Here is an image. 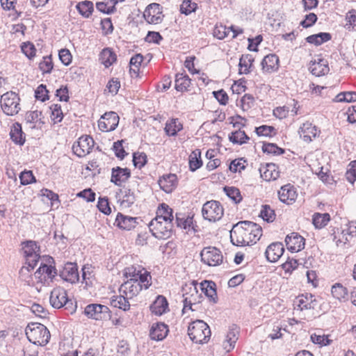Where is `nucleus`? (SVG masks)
I'll return each instance as SVG.
<instances>
[{
  "label": "nucleus",
  "instance_id": "nucleus-27",
  "mask_svg": "<svg viewBox=\"0 0 356 356\" xmlns=\"http://www.w3.org/2000/svg\"><path fill=\"white\" fill-rule=\"evenodd\" d=\"M151 312L161 316L168 310V302L163 296H158L156 299L150 305Z\"/></svg>",
  "mask_w": 356,
  "mask_h": 356
},
{
  "label": "nucleus",
  "instance_id": "nucleus-13",
  "mask_svg": "<svg viewBox=\"0 0 356 356\" xmlns=\"http://www.w3.org/2000/svg\"><path fill=\"white\" fill-rule=\"evenodd\" d=\"M108 307L100 304H90L84 309V314L88 318L97 321L106 318L108 316Z\"/></svg>",
  "mask_w": 356,
  "mask_h": 356
},
{
  "label": "nucleus",
  "instance_id": "nucleus-56",
  "mask_svg": "<svg viewBox=\"0 0 356 356\" xmlns=\"http://www.w3.org/2000/svg\"><path fill=\"white\" fill-rule=\"evenodd\" d=\"M51 56L43 57V60L39 63V68L42 73H51L53 69Z\"/></svg>",
  "mask_w": 356,
  "mask_h": 356
},
{
  "label": "nucleus",
  "instance_id": "nucleus-21",
  "mask_svg": "<svg viewBox=\"0 0 356 356\" xmlns=\"http://www.w3.org/2000/svg\"><path fill=\"white\" fill-rule=\"evenodd\" d=\"M168 331V325L164 323H155L151 327L149 337L152 340L161 341L166 337Z\"/></svg>",
  "mask_w": 356,
  "mask_h": 356
},
{
  "label": "nucleus",
  "instance_id": "nucleus-60",
  "mask_svg": "<svg viewBox=\"0 0 356 356\" xmlns=\"http://www.w3.org/2000/svg\"><path fill=\"white\" fill-rule=\"evenodd\" d=\"M254 99L252 95L245 94L241 99V106L243 111H248L254 105Z\"/></svg>",
  "mask_w": 356,
  "mask_h": 356
},
{
  "label": "nucleus",
  "instance_id": "nucleus-57",
  "mask_svg": "<svg viewBox=\"0 0 356 356\" xmlns=\"http://www.w3.org/2000/svg\"><path fill=\"white\" fill-rule=\"evenodd\" d=\"M133 163L136 168L141 169L147 163V156L145 153H134Z\"/></svg>",
  "mask_w": 356,
  "mask_h": 356
},
{
  "label": "nucleus",
  "instance_id": "nucleus-22",
  "mask_svg": "<svg viewBox=\"0 0 356 356\" xmlns=\"http://www.w3.org/2000/svg\"><path fill=\"white\" fill-rule=\"evenodd\" d=\"M299 134L305 142L309 143L312 140V138L316 137L318 130L316 127L311 122H306L300 127Z\"/></svg>",
  "mask_w": 356,
  "mask_h": 356
},
{
  "label": "nucleus",
  "instance_id": "nucleus-40",
  "mask_svg": "<svg viewBox=\"0 0 356 356\" xmlns=\"http://www.w3.org/2000/svg\"><path fill=\"white\" fill-rule=\"evenodd\" d=\"M331 293L333 297L339 300H348V291L340 283H336L332 286Z\"/></svg>",
  "mask_w": 356,
  "mask_h": 356
},
{
  "label": "nucleus",
  "instance_id": "nucleus-28",
  "mask_svg": "<svg viewBox=\"0 0 356 356\" xmlns=\"http://www.w3.org/2000/svg\"><path fill=\"white\" fill-rule=\"evenodd\" d=\"M314 296L312 293H306L298 297L297 307L300 310L314 309L316 305Z\"/></svg>",
  "mask_w": 356,
  "mask_h": 356
},
{
  "label": "nucleus",
  "instance_id": "nucleus-16",
  "mask_svg": "<svg viewBox=\"0 0 356 356\" xmlns=\"http://www.w3.org/2000/svg\"><path fill=\"white\" fill-rule=\"evenodd\" d=\"M279 199L286 204H292L297 198V192L295 187L289 184L281 187L278 191Z\"/></svg>",
  "mask_w": 356,
  "mask_h": 356
},
{
  "label": "nucleus",
  "instance_id": "nucleus-63",
  "mask_svg": "<svg viewBox=\"0 0 356 356\" xmlns=\"http://www.w3.org/2000/svg\"><path fill=\"white\" fill-rule=\"evenodd\" d=\"M47 93L48 90L46 88V86L41 84L35 90V97L37 99H40L42 102H44L45 100L49 99Z\"/></svg>",
  "mask_w": 356,
  "mask_h": 356
},
{
  "label": "nucleus",
  "instance_id": "nucleus-30",
  "mask_svg": "<svg viewBox=\"0 0 356 356\" xmlns=\"http://www.w3.org/2000/svg\"><path fill=\"white\" fill-rule=\"evenodd\" d=\"M182 129L183 124L178 118H171L166 122L164 131L168 136H175Z\"/></svg>",
  "mask_w": 356,
  "mask_h": 356
},
{
  "label": "nucleus",
  "instance_id": "nucleus-34",
  "mask_svg": "<svg viewBox=\"0 0 356 356\" xmlns=\"http://www.w3.org/2000/svg\"><path fill=\"white\" fill-rule=\"evenodd\" d=\"M191 79L184 73H177L175 76V89L179 92L188 90L191 84Z\"/></svg>",
  "mask_w": 356,
  "mask_h": 356
},
{
  "label": "nucleus",
  "instance_id": "nucleus-4",
  "mask_svg": "<svg viewBox=\"0 0 356 356\" xmlns=\"http://www.w3.org/2000/svg\"><path fill=\"white\" fill-rule=\"evenodd\" d=\"M173 227V222L168 220L153 218L149 223V228L152 235L159 239H166L170 237Z\"/></svg>",
  "mask_w": 356,
  "mask_h": 356
},
{
  "label": "nucleus",
  "instance_id": "nucleus-11",
  "mask_svg": "<svg viewBox=\"0 0 356 356\" xmlns=\"http://www.w3.org/2000/svg\"><path fill=\"white\" fill-rule=\"evenodd\" d=\"M119 120V116L115 112L105 113L98 121V127L104 132L113 131L118 127Z\"/></svg>",
  "mask_w": 356,
  "mask_h": 356
},
{
  "label": "nucleus",
  "instance_id": "nucleus-54",
  "mask_svg": "<svg viewBox=\"0 0 356 356\" xmlns=\"http://www.w3.org/2000/svg\"><path fill=\"white\" fill-rule=\"evenodd\" d=\"M197 8V3L191 0H184L180 6V12L186 15L195 12Z\"/></svg>",
  "mask_w": 356,
  "mask_h": 356
},
{
  "label": "nucleus",
  "instance_id": "nucleus-52",
  "mask_svg": "<svg viewBox=\"0 0 356 356\" xmlns=\"http://www.w3.org/2000/svg\"><path fill=\"white\" fill-rule=\"evenodd\" d=\"M51 114V118L54 123L60 122L63 118V114L61 110V106L59 104H52L49 107Z\"/></svg>",
  "mask_w": 356,
  "mask_h": 356
},
{
  "label": "nucleus",
  "instance_id": "nucleus-38",
  "mask_svg": "<svg viewBox=\"0 0 356 356\" xmlns=\"http://www.w3.org/2000/svg\"><path fill=\"white\" fill-rule=\"evenodd\" d=\"M254 62V58L251 54L242 55L239 60V73L247 74L250 72V69Z\"/></svg>",
  "mask_w": 356,
  "mask_h": 356
},
{
  "label": "nucleus",
  "instance_id": "nucleus-43",
  "mask_svg": "<svg viewBox=\"0 0 356 356\" xmlns=\"http://www.w3.org/2000/svg\"><path fill=\"white\" fill-rule=\"evenodd\" d=\"M76 8L79 14L86 18H88L94 10L93 3L87 0L78 3Z\"/></svg>",
  "mask_w": 356,
  "mask_h": 356
},
{
  "label": "nucleus",
  "instance_id": "nucleus-25",
  "mask_svg": "<svg viewBox=\"0 0 356 356\" xmlns=\"http://www.w3.org/2000/svg\"><path fill=\"white\" fill-rule=\"evenodd\" d=\"M309 70L313 75H315L316 76H321L327 74L330 69L326 60L318 58V61H311Z\"/></svg>",
  "mask_w": 356,
  "mask_h": 356
},
{
  "label": "nucleus",
  "instance_id": "nucleus-23",
  "mask_svg": "<svg viewBox=\"0 0 356 356\" xmlns=\"http://www.w3.org/2000/svg\"><path fill=\"white\" fill-rule=\"evenodd\" d=\"M134 280L135 281H126L120 288V291H122L129 298L136 296L143 289L142 286L137 282V280Z\"/></svg>",
  "mask_w": 356,
  "mask_h": 356
},
{
  "label": "nucleus",
  "instance_id": "nucleus-31",
  "mask_svg": "<svg viewBox=\"0 0 356 356\" xmlns=\"http://www.w3.org/2000/svg\"><path fill=\"white\" fill-rule=\"evenodd\" d=\"M200 289L204 295L213 302H216L217 293L216 284L212 281L204 280L200 284Z\"/></svg>",
  "mask_w": 356,
  "mask_h": 356
},
{
  "label": "nucleus",
  "instance_id": "nucleus-41",
  "mask_svg": "<svg viewBox=\"0 0 356 356\" xmlns=\"http://www.w3.org/2000/svg\"><path fill=\"white\" fill-rule=\"evenodd\" d=\"M175 222L177 226L180 228L186 229L191 227L195 232L197 231L193 224V217L188 216L187 218H185L184 215L181 213H177Z\"/></svg>",
  "mask_w": 356,
  "mask_h": 356
},
{
  "label": "nucleus",
  "instance_id": "nucleus-58",
  "mask_svg": "<svg viewBox=\"0 0 356 356\" xmlns=\"http://www.w3.org/2000/svg\"><path fill=\"white\" fill-rule=\"evenodd\" d=\"M82 280L85 282L86 286L92 284V277H93L92 267L89 265H85L82 268Z\"/></svg>",
  "mask_w": 356,
  "mask_h": 356
},
{
  "label": "nucleus",
  "instance_id": "nucleus-42",
  "mask_svg": "<svg viewBox=\"0 0 356 356\" xmlns=\"http://www.w3.org/2000/svg\"><path fill=\"white\" fill-rule=\"evenodd\" d=\"M127 298H125L122 295L113 296L111 298V305L124 311H127L130 308V304L127 300Z\"/></svg>",
  "mask_w": 356,
  "mask_h": 356
},
{
  "label": "nucleus",
  "instance_id": "nucleus-7",
  "mask_svg": "<svg viewBox=\"0 0 356 356\" xmlns=\"http://www.w3.org/2000/svg\"><path fill=\"white\" fill-rule=\"evenodd\" d=\"M19 97L14 92H7L1 97V107L7 115H15L20 111Z\"/></svg>",
  "mask_w": 356,
  "mask_h": 356
},
{
  "label": "nucleus",
  "instance_id": "nucleus-37",
  "mask_svg": "<svg viewBox=\"0 0 356 356\" xmlns=\"http://www.w3.org/2000/svg\"><path fill=\"white\" fill-rule=\"evenodd\" d=\"M173 210L168 204L163 203L159 207L156 218L162 220L173 222Z\"/></svg>",
  "mask_w": 356,
  "mask_h": 356
},
{
  "label": "nucleus",
  "instance_id": "nucleus-6",
  "mask_svg": "<svg viewBox=\"0 0 356 356\" xmlns=\"http://www.w3.org/2000/svg\"><path fill=\"white\" fill-rule=\"evenodd\" d=\"M202 213L204 220L209 222H216L223 216L224 209L220 202L210 200L203 204Z\"/></svg>",
  "mask_w": 356,
  "mask_h": 356
},
{
  "label": "nucleus",
  "instance_id": "nucleus-17",
  "mask_svg": "<svg viewBox=\"0 0 356 356\" xmlns=\"http://www.w3.org/2000/svg\"><path fill=\"white\" fill-rule=\"evenodd\" d=\"M161 190L167 193L172 192L177 185V177L175 174L163 175L158 181Z\"/></svg>",
  "mask_w": 356,
  "mask_h": 356
},
{
  "label": "nucleus",
  "instance_id": "nucleus-64",
  "mask_svg": "<svg viewBox=\"0 0 356 356\" xmlns=\"http://www.w3.org/2000/svg\"><path fill=\"white\" fill-rule=\"evenodd\" d=\"M21 184L28 185L32 182L35 181V177L31 171H24L19 175Z\"/></svg>",
  "mask_w": 356,
  "mask_h": 356
},
{
  "label": "nucleus",
  "instance_id": "nucleus-45",
  "mask_svg": "<svg viewBox=\"0 0 356 356\" xmlns=\"http://www.w3.org/2000/svg\"><path fill=\"white\" fill-rule=\"evenodd\" d=\"M143 60V56L140 54H137L135 56L131 57V58L130 59V62H129L130 74H134L136 76L138 75L140 66Z\"/></svg>",
  "mask_w": 356,
  "mask_h": 356
},
{
  "label": "nucleus",
  "instance_id": "nucleus-33",
  "mask_svg": "<svg viewBox=\"0 0 356 356\" xmlns=\"http://www.w3.org/2000/svg\"><path fill=\"white\" fill-rule=\"evenodd\" d=\"M99 60L105 67H109L117 60V56L111 49L104 48L99 54Z\"/></svg>",
  "mask_w": 356,
  "mask_h": 356
},
{
  "label": "nucleus",
  "instance_id": "nucleus-36",
  "mask_svg": "<svg viewBox=\"0 0 356 356\" xmlns=\"http://www.w3.org/2000/svg\"><path fill=\"white\" fill-rule=\"evenodd\" d=\"M331 38L332 35L330 33L321 32L317 34L309 35L305 40L308 43L319 46L323 43L330 40Z\"/></svg>",
  "mask_w": 356,
  "mask_h": 356
},
{
  "label": "nucleus",
  "instance_id": "nucleus-2",
  "mask_svg": "<svg viewBox=\"0 0 356 356\" xmlns=\"http://www.w3.org/2000/svg\"><path fill=\"white\" fill-rule=\"evenodd\" d=\"M25 332L29 341L38 346H45L49 343L51 337L47 327L39 323H29Z\"/></svg>",
  "mask_w": 356,
  "mask_h": 356
},
{
  "label": "nucleus",
  "instance_id": "nucleus-39",
  "mask_svg": "<svg viewBox=\"0 0 356 356\" xmlns=\"http://www.w3.org/2000/svg\"><path fill=\"white\" fill-rule=\"evenodd\" d=\"M202 165L201 151L199 149H195L189 156V168L191 171L195 172Z\"/></svg>",
  "mask_w": 356,
  "mask_h": 356
},
{
  "label": "nucleus",
  "instance_id": "nucleus-14",
  "mask_svg": "<svg viewBox=\"0 0 356 356\" xmlns=\"http://www.w3.org/2000/svg\"><path fill=\"white\" fill-rule=\"evenodd\" d=\"M59 275L63 280L71 284H74L79 281L78 266L76 263L67 262L65 264L60 271Z\"/></svg>",
  "mask_w": 356,
  "mask_h": 356
},
{
  "label": "nucleus",
  "instance_id": "nucleus-5",
  "mask_svg": "<svg viewBox=\"0 0 356 356\" xmlns=\"http://www.w3.org/2000/svg\"><path fill=\"white\" fill-rule=\"evenodd\" d=\"M49 302L51 305L56 309L65 307V309H70L71 313L75 311L72 301L68 299L66 291L61 287L54 288L51 291L49 297Z\"/></svg>",
  "mask_w": 356,
  "mask_h": 356
},
{
  "label": "nucleus",
  "instance_id": "nucleus-55",
  "mask_svg": "<svg viewBox=\"0 0 356 356\" xmlns=\"http://www.w3.org/2000/svg\"><path fill=\"white\" fill-rule=\"evenodd\" d=\"M42 115V112L39 111H29L26 113L25 120L27 123L35 124L38 122H40L44 124V122L42 121L40 116Z\"/></svg>",
  "mask_w": 356,
  "mask_h": 356
},
{
  "label": "nucleus",
  "instance_id": "nucleus-49",
  "mask_svg": "<svg viewBox=\"0 0 356 356\" xmlns=\"http://www.w3.org/2000/svg\"><path fill=\"white\" fill-rule=\"evenodd\" d=\"M143 270V268L141 266H129L124 268V276L127 277V280L135 281L137 280V277L139 275L140 273Z\"/></svg>",
  "mask_w": 356,
  "mask_h": 356
},
{
  "label": "nucleus",
  "instance_id": "nucleus-10",
  "mask_svg": "<svg viewBox=\"0 0 356 356\" xmlns=\"http://www.w3.org/2000/svg\"><path fill=\"white\" fill-rule=\"evenodd\" d=\"M95 141L90 136H83L74 143L72 151L79 157L88 155L94 147Z\"/></svg>",
  "mask_w": 356,
  "mask_h": 356
},
{
  "label": "nucleus",
  "instance_id": "nucleus-8",
  "mask_svg": "<svg viewBox=\"0 0 356 356\" xmlns=\"http://www.w3.org/2000/svg\"><path fill=\"white\" fill-rule=\"evenodd\" d=\"M201 260L209 266H217L222 262L221 251L215 247L204 248L200 253Z\"/></svg>",
  "mask_w": 356,
  "mask_h": 356
},
{
  "label": "nucleus",
  "instance_id": "nucleus-18",
  "mask_svg": "<svg viewBox=\"0 0 356 356\" xmlns=\"http://www.w3.org/2000/svg\"><path fill=\"white\" fill-rule=\"evenodd\" d=\"M130 177L131 171L129 169L118 166L112 169L111 181L116 186H121V184L126 182Z\"/></svg>",
  "mask_w": 356,
  "mask_h": 356
},
{
  "label": "nucleus",
  "instance_id": "nucleus-32",
  "mask_svg": "<svg viewBox=\"0 0 356 356\" xmlns=\"http://www.w3.org/2000/svg\"><path fill=\"white\" fill-rule=\"evenodd\" d=\"M238 331L236 327H232L228 332L226 339L223 342L222 346L226 352H229L234 349L235 343L238 339L237 334Z\"/></svg>",
  "mask_w": 356,
  "mask_h": 356
},
{
  "label": "nucleus",
  "instance_id": "nucleus-26",
  "mask_svg": "<svg viewBox=\"0 0 356 356\" xmlns=\"http://www.w3.org/2000/svg\"><path fill=\"white\" fill-rule=\"evenodd\" d=\"M137 220V218L124 216L118 213L115 218V223L120 229L131 230L136 227L138 224Z\"/></svg>",
  "mask_w": 356,
  "mask_h": 356
},
{
  "label": "nucleus",
  "instance_id": "nucleus-35",
  "mask_svg": "<svg viewBox=\"0 0 356 356\" xmlns=\"http://www.w3.org/2000/svg\"><path fill=\"white\" fill-rule=\"evenodd\" d=\"M10 136L11 140L18 145H23L25 142V136L22 130V127L19 124L16 123L11 128L10 131Z\"/></svg>",
  "mask_w": 356,
  "mask_h": 356
},
{
  "label": "nucleus",
  "instance_id": "nucleus-47",
  "mask_svg": "<svg viewBox=\"0 0 356 356\" xmlns=\"http://www.w3.org/2000/svg\"><path fill=\"white\" fill-rule=\"evenodd\" d=\"M137 282L142 286V289H147L152 284L150 273L143 268V270L137 277Z\"/></svg>",
  "mask_w": 356,
  "mask_h": 356
},
{
  "label": "nucleus",
  "instance_id": "nucleus-1",
  "mask_svg": "<svg viewBox=\"0 0 356 356\" xmlns=\"http://www.w3.org/2000/svg\"><path fill=\"white\" fill-rule=\"evenodd\" d=\"M262 236V228L251 221H241L235 224L230 231V239L236 246L250 245L256 243Z\"/></svg>",
  "mask_w": 356,
  "mask_h": 356
},
{
  "label": "nucleus",
  "instance_id": "nucleus-15",
  "mask_svg": "<svg viewBox=\"0 0 356 356\" xmlns=\"http://www.w3.org/2000/svg\"><path fill=\"white\" fill-rule=\"evenodd\" d=\"M285 243L288 250L292 252H298L305 248V238L296 232L288 234Z\"/></svg>",
  "mask_w": 356,
  "mask_h": 356
},
{
  "label": "nucleus",
  "instance_id": "nucleus-12",
  "mask_svg": "<svg viewBox=\"0 0 356 356\" xmlns=\"http://www.w3.org/2000/svg\"><path fill=\"white\" fill-rule=\"evenodd\" d=\"M143 17L149 24H158L161 23L163 17L162 7L156 3L149 4L144 11Z\"/></svg>",
  "mask_w": 356,
  "mask_h": 356
},
{
  "label": "nucleus",
  "instance_id": "nucleus-20",
  "mask_svg": "<svg viewBox=\"0 0 356 356\" xmlns=\"http://www.w3.org/2000/svg\"><path fill=\"white\" fill-rule=\"evenodd\" d=\"M284 252V248L282 243H273L268 246L266 250L265 254L266 259L270 262L277 261Z\"/></svg>",
  "mask_w": 356,
  "mask_h": 356
},
{
  "label": "nucleus",
  "instance_id": "nucleus-62",
  "mask_svg": "<svg viewBox=\"0 0 356 356\" xmlns=\"http://www.w3.org/2000/svg\"><path fill=\"white\" fill-rule=\"evenodd\" d=\"M97 207L101 212L106 215H108L111 212L108 200L106 197H99L97 203Z\"/></svg>",
  "mask_w": 356,
  "mask_h": 356
},
{
  "label": "nucleus",
  "instance_id": "nucleus-3",
  "mask_svg": "<svg viewBox=\"0 0 356 356\" xmlns=\"http://www.w3.org/2000/svg\"><path fill=\"white\" fill-rule=\"evenodd\" d=\"M209 326L202 320L192 322L188 327V334L190 339L196 343H207L211 337Z\"/></svg>",
  "mask_w": 356,
  "mask_h": 356
},
{
  "label": "nucleus",
  "instance_id": "nucleus-46",
  "mask_svg": "<svg viewBox=\"0 0 356 356\" xmlns=\"http://www.w3.org/2000/svg\"><path fill=\"white\" fill-rule=\"evenodd\" d=\"M330 215L327 213H316L313 216V224L316 228L321 229L325 227L330 221Z\"/></svg>",
  "mask_w": 356,
  "mask_h": 356
},
{
  "label": "nucleus",
  "instance_id": "nucleus-9",
  "mask_svg": "<svg viewBox=\"0 0 356 356\" xmlns=\"http://www.w3.org/2000/svg\"><path fill=\"white\" fill-rule=\"evenodd\" d=\"M188 286H186L183 289L185 293L183 294V303L184 307L182 309L183 313H185L187 309L191 311H195L197 309L193 308V306H196L197 304L200 302V298H201V295L198 294V291L195 285L191 286L188 287L189 291H187Z\"/></svg>",
  "mask_w": 356,
  "mask_h": 356
},
{
  "label": "nucleus",
  "instance_id": "nucleus-51",
  "mask_svg": "<svg viewBox=\"0 0 356 356\" xmlns=\"http://www.w3.org/2000/svg\"><path fill=\"white\" fill-rule=\"evenodd\" d=\"M260 216L265 221L273 222L275 218V211L272 209L269 205H263L260 212Z\"/></svg>",
  "mask_w": 356,
  "mask_h": 356
},
{
  "label": "nucleus",
  "instance_id": "nucleus-59",
  "mask_svg": "<svg viewBox=\"0 0 356 356\" xmlns=\"http://www.w3.org/2000/svg\"><path fill=\"white\" fill-rule=\"evenodd\" d=\"M22 52L29 59H31L35 56L36 49L33 43L27 42L24 43L21 47Z\"/></svg>",
  "mask_w": 356,
  "mask_h": 356
},
{
  "label": "nucleus",
  "instance_id": "nucleus-29",
  "mask_svg": "<svg viewBox=\"0 0 356 356\" xmlns=\"http://www.w3.org/2000/svg\"><path fill=\"white\" fill-rule=\"evenodd\" d=\"M241 123L239 122H235L234 123V127H237L240 128ZM229 140L238 145H243L246 143L247 141L250 139V138L247 136L244 131H241L240 129L238 130L232 132V134L229 136Z\"/></svg>",
  "mask_w": 356,
  "mask_h": 356
},
{
  "label": "nucleus",
  "instance_id": "nucleus-48",
  "mask_svg": "<svg viewBox=\"0 0 356 356\" xmlns=\"http://www.w3.org/2000/svg\"><path fill=\"white\" fill-rule=\"evenodd\" d=\"M226 195L236 204L241 202L242 196L238 188L236 187L225 186L223 188Z\"/></svg>",
  "mask_w": 356,
  "mask_h": 356
},
{
  "label": "nucleus",
  "instance_id": "nucleus-53",
  "mask_svg": "<svg viewBox=\"0 0 356 356\" xmlns=\"http://www.w3.org/2000/svg\"><path fill=\"white\" fill-rule=\"evenodd\" d=\"M262 151L264 153L275 155H281L284 152V150L282 148L279 147L274 143H264L262 146Z\"/></svg>",
  "mask_w": 356,
  "mask_h": 356
},
{
  "label": "nucleus",
  "instance_id": "nucleus-61",
  "mask_svg": "<svg viewBox=\"0 0 356 356\" xmlns=\"http://www.w3.org/2000/svg\"><path fill=\"white\" fill-rule=\"evenodd\" d=\"M135 202V195L130 189H125L123 192L122 203L126 207H131Z\"/></svg>",
  "mask_w": 356,
  "mask_h": 356
},
{
  "label": "nucleus",
  "instance_id": "nucleus-50",
  "mask_svg": "<svg viewBox=\"0 0 356 356\" xmlns=\"http://www.w3.org/2000/svg\"><path fill=\"white\" fill-rule=\"evenodd\" d=\"M42 273H45L49 278L53 279L57 275V270L51 265L41 264L35 273V275L36 276L37 274L40 275Z\"/></svg>",
  "mask_w": 356,
  "mask_h": 356
},
{
  "label": "nucleus",
  "instance_id": "nucleus-19",
  "mask_svg": "<svg viewBox=\"0 0 356 356\" xmlns=\"http://www.w3.org/2000/svg\"><path fill=\"white\" fill-rule=\"evenodd\" d=\"M259 172L261 178L266 181L275 180L280 176L278 166L274 163H266L261 166Z\"/></svg>",
  "mask_w": 356,
  "mask_h": 356
},
{
  "label": "nucleus",
  "instance_id": "nucleus-44",
  "mask_svg": "<svg viewBox=\"0 0 356 356\" xmlns=\"http://www.w3.org/2000/svg\"><path fill=\"white\" fill-rule=\"evenodd\" d=\"M22 245L25 257L40 254V247L35 241H27L22 242Z\"/></svg>",
  "mask_w": 356,
  "mask_h": 356
},
{
  "label": "nucleus",
  "instance_id": "nucleus-24",
  "mask_svg": "<svg viewBox=\"0 0 356 356\" xmlns=\"http://www.w3.org/2000/svg\"><path fill=\"white\" fill-rule=\"evenodd\" d=\"M279 58L275 54H270L266 56L261 63L263 71L267 73L277 71L279 68Z\"/></svg>",
  "mask_w": 356,
  "mask_h": 356
}]
</instances>
